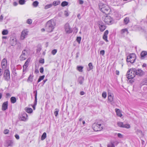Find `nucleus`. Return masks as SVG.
<instances>
[{
  "label": "nucleus",
  "instance_id": "obj_64",
  "mask_svg": "<svg viewBox=\"0 0 147 147\" xmlns=\"http://www.w3.org/2000/svg\"><path fill=\"white\" fill-rule=\"evenodd\" d=\"M3 19V16L1 15L0 16V20H2Z\"/></svg>",
  "mask_w": 147,
  "mask_h": 147
},
{
  "label": "nucleus",
  "instance_id": "obj_44",
  "mask_svg": "<svg viewBox=\"0 0 147 147\" xmlns=\"http://www.w3.org/2000/svg\"><path fill=\"white\" fill-rule=\"evenodd\" d=\"M81 39V37H77L76 40L79 43H80Z\"/></svg>",
  "mask_w": 147,
  "mask_h": 147
},
{
  "label": "nucleus",
  "instance_id": "obj_48",
  "mask_svg": "<svg viewBox=\"0 0 147 147\" xmlns=\"http://www.w3.org/2000/svg\"><path fill=\"white\" fill-rule=\"evenodd\" d=\"M117 136L119 138H123V136L120 133H118L117 134Z\"/></svg>",
  "mask_w": 147,
  "mask_h": 147
},
{
  "label": "nucleus",
  "instance_id": "obj_59",
  "mask_svg": "<svg viewBox=\"0 0 147 147\" xmlns=\"http://www.w3.org/2000/svg\"><path fill=\"white\" fill-rule=\"evenodd\" d=\"M35 73L36 74H38L39 73L38 70V69H36L35 71Z\"/></svg>",
  "mask_w": 147,
  "mask_h": 147
},
{
  "label": "nucleus",
  "instance_id": "obj_57",
  "mask_svg": "<svg viewBox=\"0 0 147 147\" xmlns=\"http://www.w3.org/2000/svg\"><path fill=\"white\" fill-rule=\"evenodd\" d=\"M65 15L66 16H67L69 15V14L67 11H65Z\"/></svg>",
  "mask_w": 147,
  "mask_h": 147
},
{
  "label": "nucleus",
  "instance_id": "obj_25",
  "mask_svg": "<svg viewBox=\"0 0 147 147\" xmlns=\"http://www.w3.org/2000/svg\"><path fill=\"white\" fill-rule=\"evenodd\" d=\"M27 56L23 55H21L20 57V60L21 61H23L27 58Z\"/></svg>",
  "mask_w": 147,
  "mask_h": 147
},
{
  "label": "nucleus",
  "instance_id": "obj_39",
  "mask_svg": "<svg viewBox=\"0 0 147 147\" xmlns=\"http://www.w3.org/2000/svg\"><path fill=\"white\" fill-rule=\"evenodd\" d=\"M25 0H20L19 1V3L20 4L22 5L24 4L25 3Z\"/></svg>",
  "mask_w": 147,
  "mask_h": 147
},
{
  "label": "nucleus",
  "instance_id": "obj_47",
  "mask_svg": "<svg viewBox=\"0 0 147 147\" xmlns=\"http://www.w3.org/2000/svg\"><path fill=\"white\" fill-rule=\"evenodd\" d=\"M11 101H16V98L14 97H12L11 98Z\"/></svg>",
  "mask_w": 147,
  "mask_h": 147
},
{
  "label": "nucleus",
  "instance_id": "obj_56",
  "mask_svg": "<svg viewBox=\"0 0 147 147\" xmlns=\"http://www.w3.org/2000/svg\"><path fill=\"white\" fill-rule=\"evenodd\" d=\"M15 138L17 139L18 140L19 139V138H20L18 134H16L15 135Z\"/></svg>",
  "mask_w": 147,
  "mask_h": 147
},
{
  "label": "nucleus",
  "instance_id": "obj_37",
  "mask_svg": "<svg viewBox=\"0 0 147 147\" xmlns=\"http://www.w3.org/2000/svg\"><path fill=\"white\" fill-rule=\"evenodd\" d=\"M60 1H54L53 3V5L55 6L59 5L60 3Z\"/></svg>",
  "mask_w": 147,
  "mask_h": 147
},
{
  "label": "nucleus",
  "instance_id": "obj_51",
  "mask_svg": "<svg viewBox=\"0 0 147 147\" xmlns=\"http://www.w3.org/2000/svg\"><path fill=\"white\" fill-rule=\"evenodd\" d=\"M105 52L104 50H101V51H100V55H103L105 54Z\"/></svg>",
  "mask_w": 147,
  "mask_h": 147
},
{
  "label": "nucleus",
  "instance_id": "obj_45",
  "mask_svg": "<svg viewBox=\"0 0 147 147\" xmlns=\"http://www.w3.org/2000/svg\"><path fill=\"white\" fill-rule=\"evenodd\" d=\"M9 130L8 129H5L3 131L4 134H7L9 133Z\"/></svg>",
  "mask_w": 147,
  "mask_h": 147
},
{
  "label": "nucleus",
  "instance_id": "obj_38",
  "mask_svg": "<svg viewBox=\"0 0 147 147\" xmlns=\"http://www.w3.org/2000/svg\"><path fill=\"white\" fill-rule=\"evenodd\" d=\"M102 38L104 40H105L107 42H108V40H107V36L105 35H103Z\"/></svg>",
  "mask_w": 147,
  "mask_h": 147
},
{
  "label": "nucleus",
  "instance_id": "obj_60",
  "mask_svg": "<svg viewBox=\"0 0 147 147\" xmlns=\"http://www.w3.org/2000/svg\"><path fill=\"white\" fill-rule=\"evenodd\" d=\"M3 74V71H2V69H0V76H1Z\"/></svg>",
  "mask_w": 147,
  "mask_h": 147
},
{
  "label": "nucleus",
  "instance_id": "obj_26",
  "mask_svg": "<svg viewBox=\"0 0 147 147\" xmlns=\"http://www.w3.org/2000/svg\"><path fill=\"white\" fill-rule=\"evenodd\" d=\"M129 21V19L128 17L125 18L124 20V23L125 24H127Z\"/></svg>",
  "mask_w": 147,
  "mask_h": 147
},
{
  "label": "nucleus",
  "instance_id": "obj_35",
  "mask_svg": "<svg viewBox=\"0 0 147 147\" xmlns=\"http://www.w3.org/2000/svg\"><path fill=\"white\" fill-rule=\"evenodd\" d=\"M59 110L57 109H55V111L54 112V114L56 117H57L58 114Z\"/></svg>",
  "mask_w": 147,
  "mask_h": 147
},
{
  "label": "nucleus",
  "instance_id": "obj_43",
  "mask_svg": "<svg viewBox=\"0 0 147 147\" xmlns=\"http://www.w3.org/2000/svg\"><path fill=\"white\" fill-rule=\"evenodd\" d=\"M37 102H35L34 105H31V106L32 107L34 110H35V106L36 105Z\"/></svg>",
  "mask_w": 147,
  "mask_h": 147
},
{
  "label": "nucleus",
  "instance_id": "obj_50",
  "mask_svg": "<svg viewBox=\"0 0 147 147\" xmlns=\"http://www.w3.org/2000/svg\"><path fill=\"white\" fill-rule=\"evenodd\" d=\"M26 52L27 51L25 49L23 50L22 51V55H26Z\"/></svg>",
  "mask_w": 147,
  "mask_h": 147
},
{
  "label": "nucleus",
  "instance_id": "obj_17",
  "mask_svg": "<svg viewBox=\"0 0 147 147\" xmlns=\"http://www.w3.org/2000/svg\"><path fill=\"white\" fill-rule=\"evenodd\" d=\"M7 65V61L6 59H3L2 61L1 66L3 69L5 68Z\"/></svg>",
  "mask_w": 147,
  "mask_h": 147
},
{
  "label": "nucleus",
  "instance_id": "obj_28",
  "mask_svg": "<svg viewBox=\"0 0 147 147\" xmlns=\"http://www.w3.org/2000/svg\"><path fill=\"white\" fill-rule=\"evenodd\" d=\"M68 2L66 1H64L61 3V5L62 7L67 6L68 5Z\"/></svg>",
  "mask_w": 147,
  "mask_h": 147
},
{
  "label": "nucleus",
  "instance_id": "obj_62",
  "mask_svg": "<svg viewBox=\"0 0 147 147\" xmlns=\"http://www.w3.org/2000/svg\"><path fill=\"white\" fill-rule=\"evenodd\" d=\"M116 74L117 75H119V71L118 70H116Z\"/></svg>",
  "mask_w": 147,
  "mask_h": 147
},
{
  "label": "nucleus",
  "instance_id": "obj_42",
  "mask_svg": "<svg viewBox=\"0 0 147 147\" xmlns=\"http://www.w3.org/2000/svg\"><path fill=\"white\" fill-rule=\"evenodd\" d=\"M32 20L30 19H28L27 20L26 22L28 24H32Z\"/></svg>",
  "mask_w": 147,
  "mask_h": 147
},
{
  "label": "nucleus",
  "instance_id": "obj_31",
  "mask_svg": "<svg viewBox=\"0 0 147 147\" xmlns=\"http://www.w3.org/2000/svg\"><path fill=\"white\" fill-rule=\"evenodd\" d=\"M45 77V76L44 75H43V76H40V77L37 81V83H39L40 81H41V80H43L44 79Z\"/></svg>",
  "mask_w": 147,
  "mask_h": 147
},
{
  "label": "nucleus",
  "instance_id": "obj_6",
  "mask_svg": "<svg viewBox=\"0 0 147 147\" xmlns=\"http://www.w3.org/2000/svg\"><path fill=\"white\" fill-rule=\"evenodd\" d=\"M136 59V56L134 53L130 54L127 56V62H130L131 63H134Z\"/></svg>",
  "mask_w": 147,
  "mask_h": 147
},
{
  "label": "nucleus",
  "instance_id": "obj_63",
  "mask_svg": "<svg viewBox=\"0 0 147 147\" xmlns=\"http://www.w3.org/2000/svg\"><path fill=\"white\" fill-rule=\"evenodd\" d=\"M6 96L8 97H9L11 96V95L9 93H7L6 94Z\"/></svg>",
  "mask_w": 147,
  "mask_h": 147
},
{
  "label": "nucleus",
  "instance_id": "obj_21",
  "mask_svg": "<svg viewBox=\"0 0 147 147\" xmlns=\"http://www.w3.org/2000/svg\"><path fill=\"white\" fill-rule=\"evenodd\" d=\"M84 80V78L82 76H80L78 79L79 83L80 84H83Z\"/></svg>",
  "mask_w": 147,
  "mask_h": 147
},
{
  "label": "nucleus",
  "instance_id": "obj_7",
  "mask_svg": "<svg viewBox=\"0 0 147 147\" xmlns=\"http://www.w3.org/2000/svg\"><path fill=\"white\" fill-rule=\"evenodd\" d=\"M3 78L6 81H9L10 79V74L9 70L8 69H6L5 70L3 74Z\"/></svg>",
  "mask_w": 147,
  "mask_h": 147
},
{
  "label": "nucleus",
  "instance_id": "obj_3",
  "mask_svg": "<svg viewBox=\"0 0 147 147\" xmlns=\"http://www.w3.org/2000/svg\"><path fill=\"white\" fill-rule=\"evenodd\" d=\"M99 7L100 10L103 13L107 14L109 13L110 11V9L106 4L100 3L99 4Z\"/></svg>",
  "mask_w": 147,
  "mask_h": 147
},
{
  "label": "nucleus",
  "instance_id": "obj_32",
  "mask_svg": "<svg viewBox=\"0 0 147 147\" xmlns=\"http://www.w3.org/2000/svg\"><path fill=\"white\" fill-rule=\"evenodd\" d=\"M125 32H127V34L128 33V30L127 28L122 29L121 31V34H123Z\"/></svg>",
  "mask_w": 147,
  "mask_h": 147
},
{
  "label": "nucleus",
  "instance_id": "obj_24",
  "mask_svg": "<svg viewBox=\"0 0 147 147\" xmlns=\"http://www.w3.org/2000/svg\"><path fill=\"white\" fill-rule=\"evenodd\" d=\"M33 77H34V76L32 74H31L29 76L27 80V81L28 82L30 81L31 82H32V81H33Z\"/></svg>",
  "mask_w": 147,
  "mask_h": 147
},
{
  "label": "nucleus",
  "instance_id": "obj_12",
  "mask_svg": "<svg viewBox=\"0 0 147 147\" xmlns=\"http://www.w3.org/2000/svg\"><path fill=\"white\" fill-rule=\"evenodd\" d=\"M13 142L12 140H7L5 142L4 146L6 147L12 146H13Z\"/></svg>",
  "mask_w": 147,
  "mask_h": 147
},
{
  "label": "nucleus",
  "instance_id": "obj_27",
  "mask_svg": "<svg viewBox=\"0 0 147 147\" xmlns=\"http://www.w3.org/2000/svg\"><path fill=\"white\" fill-rule=\"evenodd\" d=\"M39 2L37 1H34L32 3V5L34 7H36L38 5Z\"/></svg>",
  "mask_w": 147,
  "mask_h": 147
},
{
  "label": "nucleus",
  "instance_id": "obj_34",
  "mask_svg": "<svg viewBox=\"0 0 147 147\" xmlns=\"http://www.w3.org/2000/svg\"><path fill=\"white\" fill-rule=\"evenodd\" d=\"M52 6V4H51L46 5L45 7V9H46L49 8L51 7Z\"/></svg>",
  "mask_w": 147,
  "mask_h": 147
},
{
  "label": "nucleus",
  "instance_id": "obj_46",
  "mask_svg": "<svg viewBox=\"0 0 147 147\" xmlns=\"http://www.w3.org/2000/svg\"><path fill=\"white\" fill-rule=\"evenodd\" d=\"M57 52V50L56 49H55L52 50L51 53L53 55H55L56 53Z\"/></svg>",
  "mask_w": 147,
  "mask_h": 147
},
{
  "label": "nucleus",
  "instance_id": "obj_22",
  "mask_svg": "<svg viewBox=\"0 0 147 147\" xmlns=\"http://www.w3.org/2000/svg\"><path fill=\"white\" fill-rule=\"evenodd\" d=\"M147 54V53L146 51H143L141 54V58L143 59L145 57Z\"/></svg>",
  "mask_w": 147,
  "mask_h": 147
},
{
  "label": "nucleus",
  "instance_id": "obj_52",
  "mask_svg": "<svg viewBox=\"0 0 147 147\" xmlns=\"http://www.w3.org/2000/svg\"><path fill=\"white\" fill-rule=\"evenodd\" d=\"M40 71L41 73H42L44 71V69L43 67H41L40 69Z\"/></svg>",
  "mask_w": 147,
  "mask_h": 147
},
{
  "label": "nucleus",
  "instance_id": "obj_8",
  "mask_svg": "<svg viewBox=\"0 0 147 147\" xmlns=\"http://www.w3.org/2000/svg\"><path fill=\"white\" fill-rule=\"evenodd\" d=\"M135 76L136 75L138 76L141 77L144 75L145 74L144 72L141 69H137L134 68V69Z\"/></svg>",
  "mask_w": 147,
  "mask_h": 147
},
{
  "label": "nucleus",
  "instance_id": "obj_55",
  "mask_svg": "<svg viewBox=\"0 0 147 147\" xmlns=\"http://www.w3.org/2000/svg\"><path fill=\"white\" fill-rule=\"evenodd\" d=\"M41 49V47H38L37 49V51L38 52H40Z\"/></svg>",
  "mask_w": 147,
  "mask_h": 147
},
{
  "label": "nucleus",
  "instance_id": "obj_23",
  "mask_svg": "<svg viewBox=\"0 0 147 147\" xmlns=\"http://www.w3.org/2000/svg\"><path fill=\"white\" fill-rule=\"evenodd\" d=\"M25 110L28 113H31L32 112V110L31 108L26 107L25 108Z\"/></svg>",
  "mask_w": 147,
  "mask_h": 147
},
{
  "label": "nucleus",
  "instance_id": "obj_58",
  "mask_svg": "<svg viewBox=\"0 0 147 147\" xmlns=\"http://www.w3.org/2000/svg\"><path fill=\"white\" fill-rule=\"evenodd\" d=\"M85 94V92L84 91H81L80 92V94L81 95H83Z\"/></svg>",
  "mask_w": 147,
  "mask_h": 147
},
{
  "label": "nucleus",
  "instance_id": "obj_36",
  "mask_svg": "<svg viewBox=\"0 0 147 147\" xmlns=\"http://www.w3.org/2000/svg\"><path fill=\"white\" fill-rule=\"evenodd\" d=\"M8 34V31L7 30H4L2 32V34L3 35H7Z\"/></svg>",
  "mask_w": 147,
  "mask_h": 147
},
{
  "label": "nucleus",
  "instance_id": "obj_2",
  "mask_svg": "<svg viewBox=\"0 0 147 147\" xmlns=\"http://www.w3.org/2000/svg\"><path fill=\"white\" fill-rule=\"evenodd\" d=\"M134 68L130 69L127 71L126 75L127 77L129 80V82L132 83L134 82L133 78L135 76V74L134 72Z\"/></svg>",
  "mask_w": 147,
  "mask_h": 147
},
{
  "label": "nucleus",
  "instance_id": "obj_1",
  "mask_svg": "<svg viewBox=\"0 0 147 147\" xmlns=\"http://www.w3.org/2000/svg\"><path fill=\"white\" fill-rule=\"evenodd\" d=\"M55 25V20L53 19L47 22L45 26V29L47 32H51L53 30Z\"/></svg>",
  "mask_w": 147,
  "mask_h": 147
},
{
  "label": "nucleus",
  "instance_id": "obj_29",
  "mask_svg": "<svg viewBox=\"0 0 147 147\" xmlns=\"http://www.w3.org/2000/svg\"><path fill=\"white\" fill-rule=\"evenodd\" d=\"M89 69H88V71H90L93 69V66L91 63H90L88 64Z\"/></svg>",
  "mask_w": 147,
  "mask_h": 147
},
{
  "label": "nucleus",
  "instance_id": "obj_40",
  "mask_svg": "<svg viewBox=\"0 0 147 147\" xmlns=\"http://www.w3.org/2000/svg\"><path fill=\"white\" fill-rule=\"evenodd\" d=\"M108 147H115V145L113 143H111L108 145Z\"/></svg>",
  "mask_w": 147,
  "mask_h": 147
},
{
  "label": "nucleus",
  "instance_id": "obj_15",
  "mask_svg": "<svg viewBox=\"0 0 147 147\" xmlns=\"http://www.w3.org/2000/svg\"><path fill=\"white\" fill-rule=\"evenodd\" d=\"M8 102H4L2 105V110L3 111L6 110L8 108Z\"/></svg>",
  "mask_w": 147,
  "mask_h": 147
},
{
  "label": "nucleus",
  "instance_id": "obj_49",
  "mask_svg": "<svg viewBox=\"0 0 147 147\" xmlns=\"http://www.w3.org/2000/svg\"><path fill=\"white\" fill-rule=\"evenodd\" d=\"M78 2L79 4L80 5L84 3V1L82 0H78Z\"/></svg>",
  "mask_w": 147,
  "mask_h": 147
},
{
  "label": "nucleus",
  "instance_id": "obj_54",
  "mask_svg": "<svg viewBox=\"0 0 147 147\" xmlns=\"http://www.w3.org/2000/svg\"><path fill=\"white\" fill-rule=\"evenodd\" d=\"M108 33H109L108 30H106L104 34V35H106V36H107V35L108 34Z\"/></svg>",
  "mask_w": 147,
  "mask_h": 147
},
{
  "label": "nucleus",
  "instance_id": "obj_14",
  "mask_svg": "<svg viewBox=\"0 0 147 147\" xmlns=\"http://www.w3.org/2000/svg\"><path fill=\"white\" fill-rule=\"evenodd\" d=\"M28 119V115L26 113H24L20 118V119L21 120L25 121H26Z\"/></svg>",
  "mask_w": 147,
  "mask_h": 147
},
{
  "label": "nucleus",
  "instance_id": "obj_53",
  "mask_svg": "<svg viewBox=\"0 0 147 147\" xmlns=\"http://www.w3.org/2000/svg\"><path fill=\"white\" fill-rule=\"evenodd\" d=\"M39 62L40 63H44V60L43 59H41L40 60Z\"/></svg>",
  "mask_w": 147,
  "mask_h": 147
},
{
  "label": "nucleus",
  "instance_id": "obj_18",
  "mask_svg": "<svg viewBox=\"0 0 147 147\" xmlns=\"http://www.w3.org/2000/svg\"><path fill=\"white\" fill-rule=\"evenodd\" d=\"M108 99L110 101H112L113 100V94L111 93L110 92H108Z\"/></svg>",
  "mask_w": 147,
  "mask_h": 147
},
{
  "label": "nucleus",
  "instance_id": "obj_9",
  "mask_svg": "<svg viewBox=\"0 0 147 147\" xmlns=\"http://www.w3.org/2000/svg\"><path fill=\"white\" fill-rule=\"evenodd\" d=\"M98 26L101 32H103L106 28V27L104 23L101 21H98L97 22Z\"/></svg>",
  "mask_w": 147,
  "mask_h": 147
},
{
  "label": "nucleus",
  "instance_id": "obj_41",
  "mask_svg": "<svg viewBox=\"0 0 147 147\" xmlns=\"http://www.w3.org/2000/svg\"><path fill=\"white\" fill-rule=\"evenodd\" d=\"M107 94L106 92H102V96L103 98H105L107 96Z\"/></svg>",
  "mask_w": 147,
  "mask_h": 147
},
{
  "label": "nucleus",
  "instance_id": "obj_11",
  "mask_svg": "<svg viewBox=\"0 0 147 147\" xmlns=\"http://www.w3.org/2000/svg\"><path fill=\"white\" fill-rule=\"evenodd\" d=\"M65 31L67 33L69 34L72 32V30L71 28L70 27L69 24H66L65 26Z\"/></svg>",
  "mask_w": 147,
  "mask_h": 147
},
{
  "label": "nucleus",
  "instance_id": "obj_13",
  "mask_svg": "<svg viewBox=\"0 0 147 147\" xmlns=\"http://www.w3.org/2000/svg\"><path fill=\"white\" fill-rule=\"evenodd\" d=\"M28 32L26 30H23L22 32L21 39L24 40L28 35Z\"/></svg>",
  "mask_w": 147,
  "mask_h": 147
},
{
  "label": "nucleus",
  "instance_id": "obj_16",
  "mask_svg": "<svg viewBox=\"0 0 147 147\" xmlns=\"http://www.w3.org/2000/svg\"><path fill=\"white\" fill-rule=\"evenodd\" d=\"M9 43L11 46H14L17 44V40L16 38H11Z\"/></svg>",
  "mask_w": 147,
  "mask_h": 147
},
{
  "label": "nucleus",
  "instance_id": "obj_61",
  "mask_svg": "<svg viewBox=\"0 0 147 147\" xmlns=\"http://www.w3.org/2000/svg\"><path fill=\"white\" fill-rule=\"evenodd\" d=\"M77 16L79 19H81L80 14V13L78 14Z\"/></svg>",
  "mask_w": 147,
  "mask_h": 147
},
{
  "label": "nucleus",
  "instance_id": "obj_4",
  "mask_svg": "<svg viewBox=\"0 0 147 147\" xmlns=\"http://www.w3.org/2000/svg\"><path fill=\"white\" fill-rule=\"evenodd\" d=\"M102 20L107 24H111L113 22V19L109 16H104L102 17Z\"/></svg>",
  "mask_w": 147,
  "mask_h": 147
},
{
  "label": "nucleus",
  "instance_id": "obj_30",
  "mask_svg": "<svg viewBox=\"0 0 147 147\" xmlns=\"http://www.w3.org/2000/svg\"><path fill=\"white\" fill-rule=\"evenodd\" d=\"M47 136L46 133V132H44L41 136V140H43L46 138Z\"/></svg>",
  "mask_w": 147,
  "mask_h": 147
},
{
  "label": "nucleus",
  "instance_id": "obj_5",
  "mask_svg": "<svg viewBox=\"0 0 147 147\" xmlns=\"http://www.w3.org/2000/svg\"><path fill=\"white\" fill-rule=\"evenodd\" d=\"M92 127L93 129L96 131H101L103 129V127L102 126L101 124L99 123H93Z\"/></svg>",
  "mask_w": 147,
  "mask_h": 147
},
{
  "label": "nucleus",
  "instance_id": "obj_10",
  "mask_svg": "<svg viewBox=\"0 0 147 147\" xmlns=\"http://www.w3.org/2000/svg\"><path fill=\"white\" fill-rule=\"evenodd\" d=\"M117 125L120 127L125 128L127 129L130 128V126L129 124H124L123 123L121 122H117Z\"/></svg>",
  "mask_w": 147,
  "mask_h": 147
},
{
  "label": "nucleus",
  "instance_id": "obj_20",
  "mask_svg": "<svg viewBox=\"0 0 147 147\" xmlns=\"http://www.w3.org/2000/svg\"><path fill=\"white\" fill-rule=\"evenodd\" d=\"M30 58H28L23 66V67H25V68H27L28 66L29 63L30 61Z\"/></svg>",
  "mask_w": 147,
  "mask_h": 147
},
{
  "label": "nucleus",
  "instance_id": "obj_33",
  "mask_svg": "<svg viewBox=\"0 0 147 147\" xmlns=\"http://www.w3.org/2000/svg\"><path fill=\"white\" fill-rule=\"evenodd\" d=\"M83 68V67L81 66H78L77 67V70L79 71L82 72V69Z\"/></svg>",
  "mask_w": 147,
  "mask_h": 147
},
{
  "label": "nucleus",
  "instance_id": "obj_19",
  "mask_svg": "<svg viewBox=\"0 0 147 147\" xmlns=\"http://www.w3.org/2000/svg\"><path fill=\"white\" fill-rule=\"evenodd\" d=\"M115 110L117 115L118 116L121 117L122 116V114L120 110L117 109H116Z\"/></svg>",
  "mask_w": 147,
  "mask_h": 147
}]
</instances>
